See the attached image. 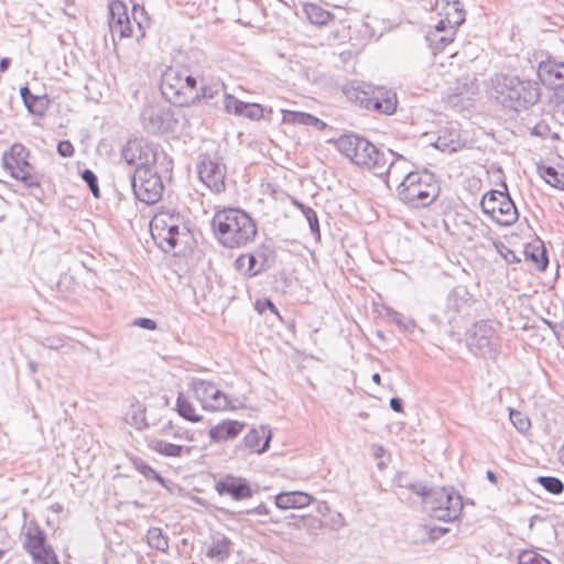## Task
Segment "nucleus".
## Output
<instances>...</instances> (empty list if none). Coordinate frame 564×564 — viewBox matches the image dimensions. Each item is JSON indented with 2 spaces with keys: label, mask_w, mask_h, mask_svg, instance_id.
<instances>
[{
  "label": "nucleus",
  "mask_w": 564,
  "mask_h": 564,
  "mask_svg": "<svg viewBox=\"0 0 564 564\" xmlns=\"http://www.w3.org/2000/svg\"><path fill=\"white\" fill-rule=\"evenodd\" d=\"M488 94L502 108L520 112L534 106L541 97L538 82L518 75L496 73L488 82Z\"/></svg>",
  "instance_id": "f257e3e1"
},
{
  "label": "nucleus",
  "mask_w": 564,
  "mask_h": 564,
  "mask_svg": "<svg viewBox=\"0 0 564 564\" xmlns=\"http://www.w3.org/2000/svg\"><path fill=\"white\" fill-rule=\"evenodd\" d=\"M337 150L358 166L373 171L377 175L390 173L395 166L397 160H403L402 155L392 150L383 152L366 138L357 134H344L336 141Z\"/></svg>",
  "instance_id": "f03ea898"
},
{
  "label": "nucleus",
  "mask_w": 564,
  "mask_h": 564,
  "mask_svg": "<svg viewBox=\"0 0 564 564\" xmlns=\"http://www.w3.org/2000/svg\"><path fill=\"white\" fill-rule=\"evenodd\" d=\"M218 241L226 248H240L252 241L257 235L254 220L240 208L218 210L212 220Z\"/></svg>",
  "instance_id": "7ed1b4c3"
},
{
  "label": "nucleus",
  "mask_w": 564,
  "mask_h": 564,
  "mask_svg": "<svg viewBox=\"0 0 564 564\" xmlns=\"http://www.w3.org/2000/svg\"><path fill=\"white\" fill-rule=\"evenodd\" d=\"M441 188L434 173L424 169L411 171L398 185L399 199L411 208H423L433 204Z\"/></svg>",
  "instance_id": "20e7f679"
},
{
  "label": "nucleus",
  "mask_w": 564,
  "mask_h": 564,
  "mask_svg": "<svg viewBox=\"0 0 564 564\" xmlns=\"http://www.w3.org/2000/svg\"><path fill=\"white\" fill-rule=\"evenodd\" d=\"M200 78L185 67H169L161 76V93L172 105L180 107L197 105Z\"/></svg>",
  "instance_id": "39448f33"
},
{
  "label": "nucleus",
  "mask_w": 564,
  "mask_h": 564,
  "mask_svg": "<svg viewBox=\"0 0 564 564\" xmlns=\"http://www.w3.org/2000/svg\"><path fill=\"white\" fill-rule=\"evenodd\" d=\"M187 231L184 219L174 209L160 212L151 221V234L159 241L160 248L165 251L174 249L178 245L180 236Z\"/></svg>",
  "instance_id": "423d86ee"
},
{
  "label": "nucleus",
  "mask_w": 564,
  "mask_h": 564,
  "mask_svg": "<svg viewBox=\"0 0 564 564\" xmlns=\"http://www.w3.org/2000/svg\"><path fill=\"white\" fill-rule=\"evenodd\" d=\"M425 508L430 517L444 522L458 519L463 510V498L453 488H435L426 498Z\"/></svg>",
  "instance_id": "0eeeda50"
},
{
  "label": "nucleus",
  "mask_w": 564,
  "mask_h": 564,
  "mask_svg": "<svg viewBox=\"0 0 564 564\" xmlns=\"http://www.w3.org/2000/svg\"><path fill=\"white\" fill-rule=\"evenodd\" d=\"M29 151L21 143H14L2 154V166L10 176L23 182L28 187H39L40 180L32 172L33 166L29 163Z\"/></svg>",
  "instance_id": "6e6552de"
},
{
  "label": "nucleus",
  "mask_w": 564,
  "mask_h": 564,
  "mask_svg": "<svg viewBox=\"0 0 564 564\" xmlns=\"http://www.w3.org/2000/svg\"><path fill=\"white\" fill-rule=\"evenodd\" d=\"M484 214L500 226H511L519 217L517 207L507 192L491 189L480 202Z\"/></svg>",
  "instance_id": "1a4fd4ad"
},
{
  "label": "nucleus",
  "mask_w": 564,
  "mask_h": 564,
  "mask_svg": "<svg viewBox=\"0 0 564 564\" xmlns=\"http://www.w3.org/2000/svg\"><path fill=\"white\" fill-rule=\"evenodd\" d=\"M131 187L138 200L155 204L163 193L161 176L152 167L141 163L131 175Z\"/></svg>",
  "instance_id": "9d476101"
},
{
  "label": "nucleus",
  "mask_w": 564,
  "mask_h": 564,
  "mask_svg": "<svg viewBox=\"0 0 564 564\" xmlns=\"http://www.w3.org/2000/svg\"><path fill=\"white\" fill-rule=\"evenodd\" d=\"M496 323L492 321L476 322L467 333L469 350L481 357H490L495 352L494 339L496 337Z\"/></svg>",
  "instance_id": "9b49d317"
},
{
  "label": "nucleus",
  "mask_w": 564,
  "mask_h": 564,
  "mask_svg": "<svg viewBox=\"0 0 564 564\" xmlns=\"http://www.w3.org/2000/svg\"><path fill=\"white\" fill-rule=\"evenodd\" d=\"M192 388L204 409L212 411L238 409V405L232 403L229 397L219 390L214 382L203 379H194Z\"/></svg>",
  "instance_id": "f8f14e48"
},
{
  "label": "nucleus",
  "mask_w": 564,
  "mask_h": 564,
  "mask_svg": "<svg viewBox=\"0 0 564 564\" xmlns=\"http://www.w3.org/2000/svg\"><path fill=\"white\" fill-rule=\"evenodd\" d=\"M275 263L274 250L265 245L258 247L253 252L239 256L236 261V268L245 275L253 278L269 270Z\"/></svg>",
  "instance_id": "ddd939ff"
},
{
  "label": "nucleus",
  "mask_w": 564,
  "mask_h": 564,
  "mask_svg": "<svg viewBox=\"0 0 564 564\" xmlns=\"http://www.w3.org/2000/svg\"><path fill=\"white\" fill-rule=\"evenodd\" d=\"M140 121L150 134H161L172 131L176 124L171 109L161 106H145L140 113Z\"/></svg>",
  "instance_id": "4468645a"
},
{
  "label": "nucleus",
  "mask_w": 564,
  "mask_h": 564,
  "mask_svg": "<svg viewBox=\"0 0 564 564\" xmlns=\"http://www.w3.org/2000/svg\"><path fill=\"white\" fill-rule=\"evenodd\" d=\"M199 180L214 193L225 191L226 169L217 160L204 155L198 165Z\"/></svg>",
  "instance_id": "2eb2a0df"
},
{
  "label": "nucleus",
  "mask_w": 564,
  "mask_h": 564,
  "mask_svg": "<svg viewBox=\"0 0 564 564\" xmlns=\"http://www.w3.org/2000/svg\"><path fill=\"white\" fill-rule=\"evenodd\" d=\"M359 99L366 109L383 115L394 113L398 106L397 94L383 87L372 90L371 95L364 93V97Z\"/></svg>",
  "instance_id": "dca6fc26"
},
{
  "label": "nucleus",
  "mask_w": 564,
  "mask_h": 564,
  "mask_svg": "<svg viewBox=\"0 0 564 564\" xmlns=\"http://www.w3.org/2000/svg\"><path fill=\"white\" fill-rule=\"evenodd\" d=\"M538 76L544 86L551 89L564 87V61L549 55L538 65Z\"/></svg>",
  "instance_id": "f3484780"
},
{
  "label": "nucleus",
  "mask_w": 564,
  "mask_h": 564,
  "mask_svg": "<svg viewBox=\"0 0 564 564\" xmlns=\"http://www.w3.org/2000/svg\"><path fill=\"white\" fill-rule=\"evenodd\" d=\"M108 24L113 37L116 35L120 39L131 36V21L129 19L127 6L122 1L115 0L110 2Z\"/></svg>",
  "instance_id": "a211bd4d"
},
{
  "label": "nucleus",
  "mask_w": 564,
  "mask_h": 564,
  "mask_svg": "<svg viewBox=\"0 0 564 564\" xmlns=\"http://www.w3.org/2000/svg\"><path fill=\"white\" fill-rule=\"evenodd\" d=\"M215 490L220 495H228L234 500L240 501L251 498L253 490L249 482L241 477L234 475H226L215 484Z\"/></svg>",
  "instance_id": "6ab92c4d"
},
{
  "label": "nucleus",
  "mask_w": 564,
  "mask_h": 564,
  "mask_svg": "<svg viewBox=\"0 0 564 564\" xmlns=\"http://www.w3.org/2000/svg\"><path fill=\"white\" fill-rule=\"evenodd\" d=\"M224 108L228 113H234L250 120H260L264 115V108L261 105L245 102L231 95H224Z\"/></svg>",
  "instance_id": "aec40b11"
},
{
  "label": "nucleus",
  "mask_w": 564,
  "mask_h": 564,
  "mask_svg": "<svg viewBox=\"0 0 564 564\" xmlns=\"http://www.w3.org/2000/svg\"><path fill=\"white\" fill-rule=\"evenodd\" d=\"M433 145L443 151L453 153L459 150L463 147V141L460 139V132L456 123H449L447 127H444L438 130V135Z\"/></svg>",
  "instance_id": "412c9836"
},
{
  "label": "nucleus",
  "mask_w": 564,
  "mask_h": 564,
  "mask_svg": "<svg viewBox=\"0 0 564 564\" xmlns=\"http://www.w3.org/2000/svg\"><path fill=\"white\" fill-rule=\"evenodd\" d=\"M313 496L304 491H283L274 497V503L278 509H302L311 505Z\"/></svg>",
  "instance_id": "4be33fe9"
},
{
  "label": "nucleus",
  "mask_w": 564,
  "mask_h": 564,
  "mask_svg": "<svg viewBox=\"0 0 564 564\" xmlns=\"http://www.w3.org/2000/svg\"><path fill=\"white\" fill-rule=\"evenodd\" d=\"M272 438V432L269 426L260 425L253 427L245 436L243 442L246 447L254 453L261 454L269 449Z\"/></svg>",
  "instance_id": "5701e85b"
},
{
  "label": "nucleus",
  "mask_w": 564,
  "mask_h": 564,
  "mask_svg": "<svg viewBox=\"0 0 564 564\" xmlns=\"http://www.w3.org/2000/svg\"><path fill=\"white\" fill-rule=\"evenodd\" d=\"M245 427V423L236 420H224L213 426L208 435L213 442H223L234 440L237 437Z\"/></svg>",
  "instance_id": "b1692460"
},
{
  "label": "nucleus",
  "mask_w": 564,
  "mask_h": 564,
  "mask_svg": "<svg viewBox=\"0 0 564 564\" xmlns=\"http://www.w3.org/2000/svg\"><path fill=\"white\" fill-rule=\"evenodd\" d=\"M47 546L51 545L47 544V536L45 531L37 523L31 522L25 533V551L30 556H32L35 553L46 549Z\"/></svg>",
  "instance_id": "393cba45"
},
{
  "label": "nucleus",
  "mask_w": 564,
  "mask_h": 564,
  "mask_svg": "<svg viewBox=\"0 0 564 564\" xmlns=\"http://www.w3.org/2000/svg\"><path fill=\"white\" fill-rule=\"evenodd\" d=\"M224 89L225 85L220 82L207 83L204 78H200L199 87L197 89V105L200 102H205L206 105H217L218 98H224V95H226Z\"/></svg>",
  "instance_id": "a878e982"
},
{
  "label": "nucleus",
  "mask_w": 564,
  "mask_h": 564,
  "mask_svg": "<svg viewBox=\"0 0 564 564\" xmlns=\"http://www.w3.org/2000/svg\"><path fill=\"white\" fill-rule=\"evenodd\" d=\"M20 95L30 113L37 117L44 116L48 107L46 96L34 95L26 85L20 88Z\"/></svg>",
  "instance_id": "bb28decb"
},
{
  "label": "nucleus",
  "mask_w": 564,
  "mask_h": 564,
  "mask_svg": "<svg viewBox=\"0 0 564 564\" xmlns=\"http://www.w3.org/2000/svg\"><path fill=\"white\" fill-rule=\"evenodd\" d=\"M471 295L466 286H455L446 299V311L453 314L462 312L469 306Z\"/></svg>",
  "instance_id": "cd10ccee"
},
{
  "label": "nucleus",
  "mask_w": 564,
  "mask_h": 564,
  "mask_svg": "<svg viewBox=\"0 0 564 564\" xmlns=\"http://www.w3.org/2000/svg\"><path fill=\"white\" fill-rule=\"evenodd\" d=\"M303 12L307 20L318 28L327 25L335 19L334 13L313 2L303 3Z\"/></svg>",
  "instance_id": "c85d7f7f"
},
{
  "label": "nucleus",
  "mask_w": 564,
  "mask_h": 564,
  "mask_svg": "<svg viewBox=\"0 0 564 564\" xmlns=\"http://www.w3.org/2000/svg\"><path fill=\"white\" fill-rule=\"evenodd\" d=\"M283 121L291 124L310 126L318 129L325 127L324 121L319 118L303 111L285 110L283 111Z\"/></svg>",
  "instance_id": "c756f323"
},
{
  "label": "nucleus",
  "mask_w": 564,
  "mask_h": 564,
  "mask_svg": "<svg viewBox=\"0 0 564 564\" xmlns=\"http://www.w3.org/2000/svg\"><path fill=\"white\" fill-rule=\"evenodd\" d=\"M149 448L153 452L165 456V457H181L185 451L187 455L191 454V447H184L182 445L169 443L163 440H152L149 442Z\"/></svg>",
  "instance_id": "7c9ffc66"
},
{
  "label": "nucleus",
  "mask_w": 564,
  "mask_h": 564,
  "mask_svg": "<svg viewBox=\"0 0 564 564\" xmlns=\"http://www.w3.org/2000/svg\"><path fill=\"white\" fill-rule=\"evenodd\" d=\"M231 541L226 536H221L213 540L212 544L207 547L205 555L217 562H225L231 554Z\"/></svg>",
  "instance_id": "2f4dec72"
},
{
  "label": "nucleus",
  "mask_w": 564,
  "mask_h": 564,
  "mask_svg": "<svg viewBox=\"0 0 564 564\" xmlns=\"http://www.w3.org/2000/svg\"><path fill=\"white\" fill-rule=\"evenodd\" d=\"M130 463L132 466L148 480H154L162 485L163 487H166L165 479L148 463H145L141 457L138 456H130L129 457Z\"/></svg>",
  "instance_id": "473e14b6"
},
{
  "label": "nucleus",
  "mask_w": 564,
  "mask_h": 564,
  "mask_svg": "<svg viewBox=\"0 0 564 564\" xmlns=\"http://www.w3.org/2000/svg\"><path fill=\"white\" fill-rule=\"evenodd\" d=\"M524 254L530 259L539 271H545L549 264L546 250L542 243L528 245L524 249Z\"/></svg>",
  "instance_id": "72a5a7b5"
},
{
  "label": "nucleus",
  "mask_w": 564,
  "mask_h": 564,
  "mask_svg": "<svg viewBox=\"0 0 564 564\" xmlns=\"http://www.w3.org/2000/svg\"><path fill=\"white\" fill-rule=\"evenodd\" d=\"M539 173L547 184L564 191V167L542 165L539 166Z\"/></svg>",
  "instance_id": "f704fd0d"
},
{
  "label": "nucleus",
  "mask_w": 564,
  "mask_h": 564,
  "mask_svg": "<svg viewBox=\"0 0 564 564\" xmlns=\"http://www.w3.org/2000/svg\"><path fill=\"white\" fill-rule=\"evenodd\" d=\"M292 203L302 212L303 216L307 220L312 235L315 237L316 240H318L321 238V229L316 212L312 207L306 206L296 198H292Z\"/></svg>",
  "instance_id": "c9c22d12"
},
{
  "label": "nucleus",
  "mask_w": 564,
  "mask_h": 564,
  "mask_svg": "<svg viewBox=\"0 0 564 564\" xmlns=\"http://www.w3.org/2000/svg\"><path fill=\"white\" fill-rule=\"evenodd\" d=\"M147 542L150 547L159 552L166 553L169 551V538L160 528L152 527L148 530Z\"/></svg>",
  "instance_id": "e433bc0d"
},
{
  "label": "nucleus",
  "mask_w": 564,
  "mask_h": 564,
  "mask_svg": "<svg viewBox=\"0 0 564 564\" xmlns=\"http://www.w3.org/2000/svg\"><path fill=\"white\" fill-rule=\"evenodd\" d=\"M176 411L186 421L196 423L202 420V416L195 413L193 404L182 393L176 399Z\"/></svg>",
  "instance_id": "4c0bfd02"
},
{
  "label": "nucleus",
  "mask_w": 564,
  "mask_h": 564,
  "mask_svg": "<svg viewBox=\"0 0 564 564\" xmlns=\"http://www.w3.org/2000/svg\"><path fill=\"white\" fill-rule=\"evenodd\" d=\"M454 34L455 32L451 30L443 34H440V32H429L426 41L434 51H442L453 42Z\"/></svg>",
  "instance_id": "58836bf2"
},
{
  "label": "nucleus",
  "mask_w": 564,
  "mask_h": 564,
  "mask_svg": "<svg viewBox=\"0 0 564 564\" xmlns=\"http://www.w3.org/2000/svg\"><path fill=\"white\" fill-rule=\"evenodd\" d=\"M132 18H133V21L134 23L138 25V30H139V36H138V40L140 37H144L145 36V30L149 28L150 25V18L144 9L143 6H140V4H133L132 7Z\"/></svg>",
  "instance_id": "ea45409f"
},
{
  "label": "nucleus",
  "mask_w": 564,
  "mask_h": 564,
  "mask_svg": "<svg viewBox=\"0 0 564 564\" xmlns=\"http://www.w3.org/2000/svg\"><path fill=\"white\" fill-rule=\"evenodd\" d=\"M456 90V93L448 96V102L453 106H458L459 104H463L465 99L469 100L470 96L475 95L476 87L474 82H470L469 84L465 83L463 85V88L457 87Z\"/></svg>",
  "instance_id": "a19ab883"
},
{
  "label": "nucleus",
  "mask_w": 564,
  "mask_h": 564,
  "mask_svg": "<svg viewBox=\"0 0 564 564\" xmlns=\"http://www.w3.org/2000/svg\"><path fill=\"white\" fill-rule=\"evenodd\" d=\"M536 482L541 485L545 491L552 495H560L564 491L563 481L554 476H539Z\"/></svg>",
  "instance_id": "79ce46f5"
},
{
  "label": "nucleus",
  "mask_w": 564,
  "mask_h": 564,
  "mask_svg": "<svg viewBox=\"0 0 564 564\" xmlns=\"http://www.w3.org/2000/svg\"><path fill=\"white\" fill-rule=\"evenodd\" d=\"M386 315L402 330H412L415 327L413 319L405 317L403 314L391 307L386 308Z\"/></svg>",
  "instance_id": "37998d69"
},
{
  "label": "nucleus",
  "mask_w": 564,
  "mask_h": 564,
  "mask_svg": "<svg viewBox=\"0 0 564 564\" xmlns=\"http://www.w3.org/2000/svg\"><path fill=\"white\" fill-rule=\"evenodd\" d=\"M509 419H510L512 425L520 433H525L531 426V422H530L529 417L525 414H523L522 412L517 411L514 409L509 410Z\"/></svg>",
  "instance_id": "c03bdc74"
},
{
  "label": "nucleus",
  "mask_w": 564,
  "mask_h": 564,
  "mask_svg": "<svg viewBox=\"0 0 564 564\" xmlns=\"http://www.w3.org/2000/svg\"><path fill=\"white\" fill-rule=\"evenodd\" d=\"M34 564H61L58 557L52 546L35 553L31 556Z\"/></svg>",
  "instance_id": "a18cd8bd"
},
{
  "label": "nucleus",
  "mask_w": 564,
  "mask_h": 564,
  "mask_svg": "<svg viewBox=\"0 0 564 564\" xmlns=\"http://www.w3.org/2000/svg\"><path fill=\"white\" fill-rule=\"evenodd\" d=\"M83 181L87 184L89 187L91 194L94 197L98 198L100 196V189L98 185V178L94 171L90 169H85L82 173Z\"/></svg>",
  "instance_id": "49530a36"
},
{
  "label": "nucleus",
  "mask_w": 564,
  "mask_h": 564,
  "mask_svg": "<svg viewBox=\"0 0 564 564\" xmlns=\"http://www.w3.org/2000/svg\"><path fill=\"white\" fill-rule=\"evenodd\" d=\"M518 560L519 564H551L549 560L533 551L521 552Z\"/></svg>",
  "instance_id": "de8ad7c7"
},
{
  "label": "nucleus",
  "mask_w": 564,
  "mask_h": 564,
  "mask_svg": "<svg viewBox=\"0 0 564 564\" xmlns=\"http://www.w3.org/2000/svg\"><path fill=\"white\" fill-rule=\"evenodd\" d=\"M497 252L503 258L507 263L513 264L519 263L521 259L516 254L513 250H511L503 242L499 241L495 243Z\"/></svg>",
  "instance_id": "09e8293b"
},
{
  "label": "nucleus",
  "mask_w": 564,
  "mask_h": 564,
  "mask_svg": "<svg viewBox=\"0 0 564 564\" xmlns=\"http://www.w3.org/2000/svg\"><path fill=\"white\" fill-rule=\"evenodd\" d=\"M465 10L464 8L458 10L457 12L453 11L452 13H445V19L448 23V28L451 31H454L465 22Z\"/></svg>",
  "instance_id": "8fccbe9b"
},
{
  "label": "nucleus",
  "mask_w": 564,
  "mask_h": 564,
  "mask_svg": "<svg viewBox=\"0 0 564 564\" xmlns=\"http://www.w3.org/2000/svg\"><path fill=\"white\" fill-rule=\"evenodd\" d=\"M297 529H306L307 531L318 530L322 527V521L314 517H300L299 521L294 523Z\"/></svg>",
  "instance_id": "3c124183"
},
{
  "label": "nucleus",
  "mask_w": 564,
  "mask_h": 564,
  "mask_svg": "<svg viewBox=\"0 0 564 564\" xmlns=\"http://www.w3.org/2000/svg\"><path fill=\"white\" fill-rule=\"evenodd\" d=\"M137 152H140L139 145L128 143L121 151L122 159L129 165L137 164Z\"/></svg>",
  "instance_id": "603ef678"
},
{
  "label": "nucleus",
  "mask_w": 564,
  "mask_h": 564,
  "mask_svg": "<svg viewBox=\"0 0 564 564\" xmlns=\"http://www.w3.org/2000/svg\"><path fill=\"white\" fill-rule=\"evenodd\" d=\"M254 308L260 313L263 314L265 311H270L274 315L279 316V311L275 307L274 303L270 299L264 300H257L254 302Z\"/></svg>",
  "instance_id": "864d4df0"
},
{
  "label": "nucleus",
  "mask_w": 564,
  "mask_h": 564,
  "mask_svg": "<svg viewBox=\"0 0 564 564\" xmlns=\"http://www.w3.org/2000/svg\"><path fill=\"white\" fill-rule=\"evenodd\" d=\"M409 489L416 494L417 496L423 498L424 506L426 505V498L430 497L433 489L429 488L422 482H412L409 486Z\"/></svg>",
  "instance_id": "5fc2aeb1"
},
{
  "label": "nucleus",
  "mask_w": 564,
  "mask_h": 564,
  "mask_svg": "<svg viewBox=\"0 0 564 564\" xmlns=\"http://www.w3.org/2000/svg\"><path fill=\"white\" fill-rule=\"evenodd\" d=\"M41 344L48 349L58 350L59 348L64 347V339L57 336H50L43 338Z\"/></svg>",
  "instance_id": "6e6d98bb"
},
{
  "label": "nucleus",
  "mask_w": 564,
  "mask_h": 564,
  "mask_svg": "<svg viewBox=\"0 0 564 564\" xmlns=\"http://www.w3.org/2000/svg\"><path fill=\"white\" fill-rule=\"evenodd\" d=\"M74 151V145L68 140H62L57 143V153L63 158L73 156Z\"/></svg>",
  "instance_id": "4d7b16f0"
},
{
  "label": "nucleus",
  "mask_w": 564,
  "mask_h": 564,
  "mask_svg": "<svg viewBox=\"0 0 564 564\" xmlns=\"http://www.w3.org/2000/svg\"><path fill=\"white\" fill-rule=\"evenodd\" d=\"M133 325L148 329V330H155L158 328V323L148 317H139L133 321Z\"/></svg>",
  "instance_id": "13d9d810"
},
{
  "label": "nucleus",
  "mask_w": 564,
  "mask_h": 564,
  "mask_svg": "<svg viewBox=\"0 0 564 564\" xmlns=\"http://www.w3.org/2000/svg\"><path fill=\"white\" fill-rule=\"evenodd\" d=\"M549 131H550V129H549L547 124L539 123L531 129V134L540 137V138H545L547 135Z\"/></svg>",
  "instance_id": "bf43d9fd"
},
{
  "label": "nucleus",
  "mask_w": 564,
  "mask_h": 564,
  "mask_svg": "<svg viewBox=\"0 0 564 564\" xmlns=\"http://www.w3.org/2000/svg\"><path fill=\"white\" fill-rule=\"evenodd\" d=\"M389 404L390 408L397 413H402L404 411V402L401 398H391Z\"/></svg>",
  "instance_id": "052dcab7"
},
{
  "label": "nucleus",
  "mask_w": 564,
  "mask_h": 564,
  "mask_svg": "<svg viewBox=\"0 0 564 564\" xmlns=\"http://www.w3.org/2000/svg\"><path fill=\"white\" fill-rule=\"evenodd\" d=\"M458 0H435L434 10L440 12L451 4L458 6Z\"/></svg>",
  "instance_id": "680f3d73"
},
{
  "label": "nucleus",
  "mask_w": 564,
  "mask_h": 564,
  "mask_svg": "<svg viewBox=\"0 0 564 564\" xmlns=\"http://www.w3.org/2000/svg\"><path fill=\"white\" fill-rule=\"evenodd\" d=\"M447 532H448V528L435 527L430 530V538L432 540H436V539H440L441 536H443L444 534H446Z\"/></svg>",
  "instance_id": "e2e57ef3"
},
{
  "label": "nucleus",
  "mask_w": 564,
  "mask_h": 564,
  "mask_svg": "<svg viewBox=\"0 0 564 564\" xmlns=\"http://www.w3.org/2000/svg\"><path fill=\"white\" fill-rule=\"evenodd\" d=\"M246 513L248 514H263V516H267L270 513V510L268 509V507L264 505V503H260L259 506L252 508V509H249L246 511Z\"/></svg>",
  "instance_id": "0e129e2a"
},
{
  "label": "nucleus",
  "mask_w": 564,
  "mask_h": 564,
  "mask_svg": "<svg viewBox=\"0 0 564 564\" xmlns=\"http://www.w3.org/2000/svg\"><path fill=\"white\" fill-rule=\"evenodd\" d=\"M449 31L448 23L444 17L437 22L435 29L432 32H440V34L447 33Z\"/></svg>",
  "instance_id": "69168bd1"
},
{
  "label": "nucleus",
  "mask_w": 564,
  "mask_h": 564,
  "mask_svg": "<svg viewBox=\"0 0 564 564\" xmlns=\"http://www.w3.org/2000/svg\"><path fill=\"white\" fill-rule=\"evenodd\" d=\"M460 9H463V6L460 4V2H458V6L451 4V6L446 7L444 10L437 12V14L440 17L445 18V13H452L453 11L457 12Z\"/></svg>",
  "instance_id": "338daca9"
},
{
  "label": "nucleus",
  "mask_w": 564,
  "mask_h": 564,
  "mask_svg": "<svg viewBox=\"0 0 564 564\" xmlns=\"http://www.w3.org/2000/svg\"><path fill=\"white\" fill-rule=\"evenodd\" d=\"M11 64V59L8 58V57H3L0 59V70L1 72H4L8 69V67L10 66Z\"/></svg>",
  "instance_id": "774afa93"
}]
</instances>
